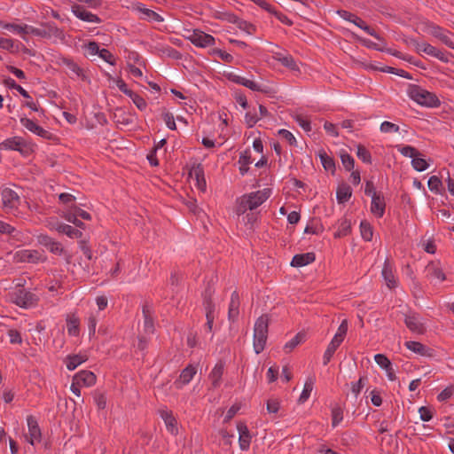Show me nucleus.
<instances>
[{
  "label": "nucleus",
  "mask_w": 454,
  "mask_h": 454,
  "mask_svg": "<svg viewBox=\"0 0 454 454\" xmlns=\"http://www.w3.org/2000/svg\"><path fill=\"white\" fill-rule=\"evenodd\" d=\"M407 95L417 104L427 107H438L441 101L438 97L417 84H409L407 88Z\"/></svg>",
  "instance_id": "f257e3e1"
},
{
  "label": "nucleus",
  "mask_w": 454,
  "mask_h": 454,
  "mask_svg": "<svg viewBox=\"0 0 454 454\" xmlns=\"http://www.w3.org/2000/svg\"><path fill=\"white\" fill-rule=\"evenodd\" d=\"M269 316L266 314L259 317L254 326L253 348L255 354L262 353L266 346L269 333Z\"/></svg>",
  "instance_id": "f03ea898"
},
{
  "label": "nucleus",
  "mask_w": 454,
  "mask_h": 454,
  "mask_svg": "<svg viewBox=\"0 0 454 454\" xmlns=\"http://www.w3.org/2000/svg\"><path fill=\"white\" fill-rule=\"evenodd\" d=\"M12 300L19 307L27 309L35 306L39 297L29 290L19 288L12 294Z\"/></svg>",
  "instance_id": "7ed1b4c3"
},
{
  "label": "nucleus",
  "mask_w": 454,
  "mask_h": 454,
  "mask_svg": "<svg viewBox=\"0 0 454 454\" xmlns=\"http://www.w3.org/2000/svg\"><path fill=\"white\" fill-rule=\"evenodd\" d=\"M270 189H263L262 191L251 192L247 197H244L241 206L245 209L248 208L250 210H254L261 206L270 197Z\"/></svg>",
  "instance_id": "20e7f679"
},
{
  "label": "nucleus",
  "mask_w": 454,
  "mask_h": 454,
  "mask_svg": "<svg viewBox=\"0 0 454 454\" xmlns=\"http://www.w3.org/2000/svg\"><path fill=\"white\" fill-rule=\"evenodd\" d=\"M0 149L18 151L24 156L29 155L32 152L31 146L20 137L5 139L0 144Z\"/></svg>",
  "instance_id": "39448f33"
},
{
  "label": "nucleus",
  "mask_w": 454,
  "mask_h": 454,
  "mask_svg": "<svg viewBox=\"0 0 454 454\" xmlns=\"http://www.w3.org/2000/svg\"><path fill=\"white\" fill-rule=\"evenodd\" d=\"M337 13L341 19L354 23L356 27L365 31L368 35L373 36L376 39H380V35L375 31V29L368 26L365 23V21H364L360 17L356 16V14L346 10H339Z\"/></svg>",
  "instance_id": "423d86ee"
},
{
  "label": "nucleus",
  "mask_w": 454,
  "mask_h": 454,
  "mask_svg": "<svg viewBox=\"0 0 454 454\" xmlns=\"http://www.w3.org/2000/svg\"><path fill=\"white\" fill-rule=\"evenodd\" d=\"M20 123L30 132L37 135L40 137H43L46 140L55 141L57 139L56 135L52 134L49 130L44 129L43 127L39 126L33 120L28 119L27 117L20 118Z\"/></svg>",
  "instance_id": "0eeeda50"
},
{
  "label": "nucleus",
  "mask_w": 454,
  "mask_h": 454,
  "mask_svg": "<svg viewBox=\"0 0 454 454\" xmlns=\"http://www.w3.org/2000/svg\"><path fill=\"white\" fill-rule=\"evenodd\" d=\"M46 259V256H43L37 250L23 249L17 251L14 254V260L17 262L37 263L39 262H45Z\"/></svg>",
  "instance_id": "6e6552de"
},
{
  "label": "nucleus",
  "mask_w": 454,
  "mask_h": 454,
  "mask_svg": "<svg viewBox=\"0 0 454 454\" xmlns=\"http://www.w3.org/2000/svg\"><path fill=\"white\" fill-rule=\"evenodd\" d=\"M188 39L193 45L200 48L214 45L215 43V39L213 35L200 29L192 30V34L188 36Z\"/></svg>",
  "instance_id": "1a4fd4ad"
},
{
  "label": "nucleus",
  "mask_w": 454,
  "mask_h": 454,
  "mask_svg": "<svg viewBox=\"0 0 454 454\" xmlns=\"http://www.w3.org/2000/svg\"><path fill=\"white\" fill-rule=\"evenodd\" d=\"M38 243L46 247L51 253L54 254H65L66 251L62 246V244L59 241H56L54 239L48 235L41 234L37 237Z\"/></svg>",
  "instance_id": "9d476101"
},
{
  "label": "nucleus",
  "mask_w": 454,
  "mask_h": 454,
  "mask_svg": "<svg viewBox=\"0 0 454 454\" xmlns=\"http://www.w3.org/2000/svg\"><path fill=\"white\" fill-rule=\"evenodd\" d=\"M404 324L412 333L418 334H423L426 333L425 325L418 313L413 312L409 315H405Z\"/></svg>",
  "instance_id": "9b49d317"
},
{
  "label": "nucleus",
  "mask_w": 454,
  "mask_h": 454,
  "mask_svg": "<svg viewBox=\"0 0 454 454\" xmlns=\"http://www.w3.org/2000/svg\"><path fill=\"white\" fill-rule=\"evenodd\" d=\"M132 10L142 14V16H140L141 20L155 22H162L164 20L162 16H160L156 12L146 8L145 5L142 3L133 4Z\"/></svg>",
  "instance_id": "f8f14e48"
},
{
  "label": "nucleus",
  "mask_w": 454,
  "mask_h": 454,
  "mask_svg": "<svg viewBox=\"0 0 454 454\" xmlns=\"http://www.w3.org/2000/svg\"><path fill=\"white\" fill-rule=\"evenodd\" d=\"M189 175L192 178L195 179V185L197 188L201 192H205L207 189V182L205 179L204 168L202 164H194L190 169Z\"/></svg>",
  "instance_id": "ddd939ff"
},
{
  "label": "nucleus",
  "mask_w": 454,
  "mask_h": 454,
  "mask_svg": "<svg viewBox=\"0 0 454 454\" xmlns=\"http://www.w3.org/2000/svg\"><path fill=\"white\" fill-rule=\"evenodd\" d=\"M237 429L239 432V448L242 450H247L251 443V434L245 422L239 421L237 424Z\"/></svg>",
  "instance_id": "4468645a"
},
{
  "label": "nucleus",
  "mask_w": 454,
  "mask_h": 454,
  "mask_svg": "<svg viewBox=\"0 0 454 454\" xmlns=\"http://www.w3.org/2000/svg\"><path fill=\"white\" fill-rule=\"evenodd\" d=\"M72 12L81 20L92 23H100L101 19L92 12L87 11L82 5L74 4L72 6Z\"/></svg>",
  "instance_id": "2eb2a0df"
},
{
  "label": "nucleus",
  "mask_w": 454,
  "mask_h": 454,
  "mask_svg": "<svg viewBox=\"0 0 454 454\" xmlns=\"http://www.w3.org/2000/svg\"><path fill=\"white\" fill-rule=\"evenodd\" d=\"M425 274L426 278L430 280L438 279L440 281H443L446 279L445 274L438 262L432 261L428 262L425 268Z\"/></svg>",
  "instance_id": "dca6fc26"
},
{
  "label": "nucleus",
  "mask_w": 454,
  "mask_h": 454,
  "mask_svg": "<svg viewBox=\"0 0 454 454\" xmlns=\"http://www.w3.org/2000/svg\"><path fill=\"white\" fill-rule=\"evenodd\" d=\"M430 34L439 39L442 43L448 46L450 49L454 50V42L450 39L449 35H454L452 33L444 30L440 26L434 25L431 27Z\"/></svg>",
  "instance_id": "f3484780"
},
{
  "label": "nucleus",
  "mask_w": 454,
  "mask_h": 454,
  "mask_svg": "<svg viewBox=\"0 0 454 454\" xmlns=\"http://www.w3.org/2000/svg\"><path fill=\"white\" fill-rule=\"evenodd\" d=\"M2 201L4 207L15 208L20 204V196L16 192L10 188L2 191Z\"/></svg>",
  "instance_id": "a211bd4d"
},
{
  "label": "nucleus",
  "mask_w": 454,
  "mask_h": 454,
  "mask_svg": "<svg viewBox=\"0 0 454 454\" xmlns=\"http://www.w3.org/2000/svg\"><path fill=\"white\" fill-rule=\"evenodd\" d=\"M27 423L28 427V434L30 440L28 441L32 445L35 442H40L42 438L41 429L39 427L36 419L33 415H29L27 418Z\"/></svg>",
  "instance_id": "6ab92c4d"
},
{
  "label": "nucleus",
  "mask_w": 454,
  "mask_h": 454,
  "mask_svg": "<svg viewBox=\"0 0 454 454\" xmlns=\"http://www.w3.org/2000/svg\"><path fill=\"white\" fill-rule=\"evenodd\" d=\"M196 372L197 369L195 366L192 364L187 365L184 369L182 370L178 380L174 382L176 387L181 388L184 385L190 383Z\"/></svg>",
  "instance_id": "aec40b11"
},
{
  "label": "nucleus",
  "mask_w": 454,
  "mask_h": 454,
  "mask_svg": "<svg viewBox=\"0 0 454 454\" xmlns=\"http://www.w3.org/2000/svg\"><path fill=\"white\" fill-rule=\"evenodd\" d=\"M381 275L389 289H394L397 286V279L394 275L393 268L388 259H386L384 262Z\"/></svg>",
  "instance_id": "412c9836"
},
{
  "label": "nucleus",
  "mask_w": 454,
  "mask_h": 454,
  "mask_svg": "<svg viewBox=\"0 0 454 454\" xmlns=\"http://www.w3.org/2000/svg\"><path fill=\"white\" fill-rule=\"evenodd\" d=\"M73 380L75 381V383H77L78 385L90 387L96 383L97 377L92 372L83 370L77 372L74 376Z\"/></svg>",
  "instance_id": "4be33fe9"
},
{
  "label": "nucleus",
  "mask_w": 454,
  "mask_h": 454,
  "mask_svg": "<svg viewBox=\"0 0 454 454\" xmlns=\"http://www.w3.org/2000/svg\"><path fill=\"white\" fill-rule=\"evenodd\" d=\"M213 294H214V289L211 287L210 285H207V286L205 288L204 292L202 293L203 297V307L206 312V316H215V305L213 301Z\"/></svg>",
  "instance_id": "5701e85b"
},
{
  "label": "nucleus",
  "mask_w": 454,
  "mask_h": 454,
  "mask_svg": "<svg viewBox=\"0 0 454 454\" xmlns=\"http://www.w3.org/2000/svg\"><path fill=\"white\" fill-rule=\"evenodd\" d=\"M386 203L380 193H373L371 203V212L377 217H382L385 214Z\"/></svg>",
  "instance_id": "b1692460"
},
{
  "label": "nucleus",
  "mask_w": 454,
  "mask_h": 454,
  "mask_svg": "<svg viewBox=\"0 0 454 454\" xmlns=\"http://www.w3.org/2000/svg\"><path fill=\"white\" fill-rule=\"evenodd\" d=\"M224 372V362L218 361L209 373V380L213 388H218L222 382V377Z\"/></svg>",
  "instance_id": "393cba45"
},
{
  "label": "nucleus",
  "mask_w": 454,
  "mask_h": 454,
  "mask_svg": "<svg viewBox=\"0 0 454 454\" xmlns=\"http://www.w3.org/2000/svg\"><path fill=\"white\" fill-rule=\"evenodd\" d=\"M316 260V254L313 252L305 254H297L294 255L291 261V266L300 268L314 262Z\"/></svg>",
  "instance_id": "a878e982"
},
{
  "label": "nucleus",
  "mask_w": 454,
  "mask_h": 454,
  "mask_svg": "<svg viewBox=\"0 0 454 454\" xmlns=\"http://www.w3.org/2000/svg\"><path fill=\"white\" fill-rule=\"evenodd\" d=\"M273 58L282 66L290 69L291 71H300L299 66L292 55H283L280 52H276Z\"/></svg>",
  "instance_id": "bb28decb"
},
{
  "label": "nucleus",
  "mask_w": 454,
  "mask_h": 454,
  "mask_svg": "<svg viewBox=\"0 0 454 454\" xmlns=\"http://www.w3.org/2000/svg\"><path fill=\"white\" fill-rule=\"evenodd\" d=\"M67 333L70 336H78L80 334V319L74 313L67 315L66 317Z\"/></svg>",
  "instance_id": "cd10ccee"
},
{
  "label": "nucleus",
  "mask_w": 454,
  "mask_h": 454,
  "mask_svg": "<svg viewBox=\"0 0 454 454\" xmlns=\"http://www.w3.org/2000/svg\"><path fill=\"white\" fill-rule=\"evenodd\" d=\"M142 313L144 317V326L145 331L147 333H153L154 330L153 325V310L152 306L148 303H145L142 308Z\"/></svg>",
  "instance_id": "c85d7f7f"
},
{
  "label": "nucleus",
  "mask_w": 454,
  "mask_h": 454,
  "mask_svg": "<svg viewBox=\"0 0 454 454\" xmlns=\"http://www.w3.org/2000/svg\"><path fill=\"white\" fill-rule=\"evenodd\" d=\"M160 416L162 419L165 422L166 427L168 432L171 433V434H178V427H177V421L173 416L171 411H162L160 412Z\"/></svg>",
  "instance_id": "c756f323"
},
{
  "label": "nucleus",
  "mask_w": 454,
  "mask_h": 454,
  "mask_svg": "<svg viewBox=\"0 0 454 454\" xmlns=\"http://www.w3.org/2000/svg\"><path fill=\"white\" fill-rule=\"evenodd\" d=\"M351 196L352 189L348 184L341 183L338 185L336 190V199L339 204H344L351 198Z\"/></svg>",
  "instance_id": "7c9ffc66"
},
{
  "label": "nucleus",
  "mask_w": 454,
  "mask_h": 454,
  "mask_svg": "<svg viewBox=\"0 0 454 454\" xmlns=\"http://www.w3.org/2000/svg\"><path fill=\"white\" fill-rule=\"evenodd\" d=\"M404 345L408 349L413 351L416 354H419L423 356H431V354L429 353L430 348L419 341L409 340L406 341Z\"/></svg>",
  "instance_id": "2f4dec72"
},
{
  "label": "nucleus",
  "mask_w": 454,
  "mask_h": 454,
  "mask_svg": "<svg viewBox=\"0 0 454 454\" xmlns=\"http://www.w3.org/2000/svg\"><path fill=\"white\" fill-rule=\"evenodd\" d=\"M324 168L326 171H331L333 175L336 170L335 161L333 157L329 156L325 150H320L317 153Z\"/></svg>",
  "instance_id": "473e14b6"
},
{
  "label": "nucleus",
  "mask_w": 454,
  "mask_h": 454,
  "mask_svg": "<svg viewBox=\"0 0 454 454\" xmlns=\"http://www.w3.org/2000/svg\"><path fill=\"white\" fill-rule=\"evenodd\" d=\"M341 342L342 341L337 340V338H333L323 356L324 365H327L330 363L333 354L335 353L339 346L341 344Z\"/></svg>",
  "instance_id": "72a5a7b5"
},
{
  "label": "nucleus",
  "mask_w": 454,
  "mask_h": 454,
  "mask_svg": "<svg viewBox=\"0 0 454 454\" xmlns=\"http://www.w3.org/2000/svg\"><path fill=\"white\" fill-rule=\"evenodd\" d=\"M351 233V222L347 218H341L339 221L338 231L334 233V238L340 239Z\"/></svg>",
  "instance_id": "f704fd0d"
},
{
  "label": "nucleus",
  "mask_w": 454,
  "mask_h": 454,
  "mask_svg": "<svg viewBox=\"0 0 454 454\" xmlns=\"http://www.w3.org/2000/svg\"><path fill=\"white\" fill-rule=\"evenodd\" d=\"M87 360L85 356L69 355L66 358V365L68 371H74L77 366Z\"/></svg>",
  "instance_id": "c9c22d12"
},
{
  "label": "nucleus",
  "mask_w": 454,
  "mask_h": 454,
  "mask_svg": "<svg viewBox=\"0 0 454 454\" xmlns=\"http://www.w3.org/2000/svg\"><path fill=\"white\" fill-rule=\"evenodd\" d=\"M315 380L313 378H308L304 383L303 390L298 399L299 403H304L309 397L313 387H314Z\"/></svg>",
  "instance_id": "e433bc0d"
},
{
  "label": "nucleus",
  "mask_w": 454,
  "mask_h": 454,
  "mask_svg": "<svg viewBox=\"0 0 454 454\" xmlns=\"http://www.w3.org/2000/svg\"><path fill=\"white\" fill-rule=\"evenodd\" d=\"M63 65H65L72 73L75 74L78 77L84 80L86 75L84 74L83 69L81 68L73 59L64 58L62 59Z\"/></svg>",
  "instance_id": "4c0bfd02"
},
{
  "label": "nucleus",
  "mask_w": 454,
  "mask_h": 454,
  "mask_svg": "<svg viewBox=\"0 0 454 454\" xmlns=\"http://www.w3.org/2000/svg\"><path fill=\"white\" fill-rule=\"evenodd\" d=\"M424 49L426 50V54L434 57L443 63H448L450 61L448 55L445 52L438 50L431 44L427 45Z\"/></svg>",
  "instance_id": "58836bf2"
},
{
  "label": "nucleus",
  "mask_w": 454,
  "mask_h": 454,
  "mask_svg": "<svg viewBox=\"0 0 454 454\" xmlns=\"http://www.w3.org/2000/svg\"><path fill=\"white\" fill-rule=\"evenodd\" d=\"M305 334L303 333H298L294 337H293L289 341H287L284 346V350L286 353L292 352L300 343L304 340Z\"/></svg>",
  "instance_id": "ea45409f"
},
{
  "label": "nucleus",
  "mask_w": 454,
  "mask_h": 454,
  "mask_svg": "<svg viewBox=\"0 0 454 454\" xmlns=\"http://www.w3.org/2000/svg\"><path fill=\"white\" fill-rule=\"evenodd\" d=\"M59 229H60L59 233L66 234L71 239H80L82 236V232L80 230L75 229L69 224L65 223V225H60L59 226Z\"/></svg>",
  "instance_id": "a19ab883"
},
{
  "label": "nucleus",
  "mask_w": 454,
  "mask_h": 454,
  "mask_svg": "<svg viewBox=\"0 0 454 454\" xmlns=\"http://www.w3.org/2000/svg\"><path fill=\"white\" fill-rule=\"evenodd\" d=\"M427 185L428 189L435 194H442L444 190L442 187V180L436 176H432L429 177Z\"/></svg>",
  "instance_id": "79ce46f5"
},
{
  "label": "nucleus",
  "mask_w": 454,
  "mask_h": 454,
  "mask_svg": "<svg viewBox=\"0 0 454 454\" xmlns=\"http://www.w3.org/2000/svg\"><path fill=\"white\" fill-rule=\"evenodd\" d=\"M4 84L9 89L16 90L23 98H30L28 92L19 85L14 79L7 77L4 80Z\"/></svg>",
  "instance_id": "37998d69"
},
{
  "label": "nucleus",
  "mask_w": 454,
  "mask_h": 454,
  "mask_svg": "<svg viewBox=\"0 0 454 454\" xmlns=\"http://www.w3.org/2000/svg\"><path fill=\"white\" fill-rule=\"evenodd\" d=\"M360 232L365 241H371L373 236V228L367 221H362L360 223Z\"/></svg>",
  "instance_id": "c03bdc74"
},
{
  "label": "nucleus",
  "mask_w": 454,
  "mask_h": 454,
  "mask_svg": "<svg viewBox=\"0 0 454 454\" xmlns=\"http://www.w3.org/2000/svg\"><path fill=\"white\" fill-rule=\"evenodd\" d=\"M340 157L344 168L347 171H351L355 166L354 158L344 150H341Z\"/></svg>",
  "instance_id": "a18cd8bd"
},
{
  "label": "nucleus",
  "mask_w": 454,
  "mask_h": 454,
  "mask_svg": "<svg viewBox=\"0 0 454 454\" xmlns=\"http://www.w3.org/2000/svg\"><path fill=\"white\" fill-rule=\"evenodd\" d=\"M397 150L402 155L411 159L420 155V153L411 145H397Z\"/></svg>",
  "instance_id": "49530a36"
},
{
  "label": "nucleus",
  "mask_w": 454,
  "mask_h": 454,
  "mask_svg": "<svg viewBox=\"0 0 454 454\" xmlns=\"http://www.w3.org/2000/svg\"><path fill=\"white\" fill-rule=\"evenodd\" d=\"M0 48L11 52H17L20 50V45H15L13 40L11 38L0 37Z\"/></svg>",
  "instance_id": "de8ad7c7"
},
{
  "label": "nucleus",
  "mask_w": 454,
  "mask_h": 454,
  "mask_svg": "<svg viewBox=\"0 0 454 454\" xmlns=\"http://www.w3.org/2000/svg\"><path fill=\"white\" fill-rule=\"evenodd\" d=\"M356 155L363 162L367 164L372 163L371 153L363 145H357Z\"/></svg>",
  "instance_id": "09e8293b"
},
{
  "label": "nucleus",
  "mask_w": 454,
  "mask_h": 454,
  "mask_svg": "<svg viewBox=\"0 0 454 454\" xmlns=\"http://www.w3.org/2000/svg\"><path fill=\"white\" fill-rule=\"evenodd\" d=\"M236 26L240 29V30H243L245 31L246 33H247L248 35H253L254 33H255L256 31V27L247 21V20H244L242 19H239Z\"/></svg>",
  "instance_id": "8fccbe9b"
},
{
  "label": "nucleus",
  "mask_w": 454,
  "mask_h": 454,
  "mask_svg": "<svg viewBox=\"0 0 454 454\" xmlns=\"http://www.w3.org/2000/svg\"><path fill=\"white\" fill-rule=\"evenodd\" d=\"M127 96L132 99L133 103L140 111H143L146 108V101L133 90H131L130 93H129Z\"/></svg>",
  "instance_id": "3c124183"
},
{
  "label": "nucleus",
  "mask_w": 454,
  "mask_h": 454,
  "mask_svg": "<svg viewBox=\"0 0 454 454\" xmlns=\"http://www.w3.org/2000/svg\"><path fill=\"white\" fill-rule=\"evenodd\" d=\"M366 381H368V378L366 376H361L357 381L351 383V392L356 397L360 394Z\"/></svg>",
  "instance_id": "603ef678"
},
{
  "label": "nucleus",
  "mask_w": 454,
  "mask_h": 454,
  "mask_svg": "<svg viewBox=\"0 0 454 454\" xmlns=\"http://www.w3.org/2000/svg\"><path fill=\"white\" fill-rule=\"evenodd\" d=\"M245 87L250 89L253 91H259L264 94H269L270 92V87L265 85H260L257 82L251 81L249 79Z\"/></svg>",
  "instance_id": "864d4df0"
},
{
  "label": "nucleus",
  "mask_w": 454,
  "mask_h": 454,
  "mask_svg": "<svg viewBox=\"0 0 454 454\" xmlns=\"http://www.w3.org/2000/svg\"><path fill=\"white\" fill-rule=\"evenodd\" d=\"M419 418L424 422L430 421L434 417V410L429 406H421L419 409Z\"/></svg>",
  "instance_id": "5fc2aeb1"
},
{
  "label": "nucleus",
  "mask_w": 454,
  "mask_h": 454,
  "mask_svg": "<svg viewBox=\"0 0 454 454\" xmlns=\"http://www.w3.org/2000/svg\"><path fill=\"white\" fill-rule=\"evenodd\" d=\"M293 118L304 131L309 132L311 130V124L309 119L305 118L301 114H294L293 115Z\"/></svg>",
  "instance_id": "6e6d98bb"
},
{
  "label": "nucleus",
  "mask_w": 454,
  "mask_h": 454,
  "mask_svg": "<svg viewBox=\"0 0 454 454\" xmlns=\"http://www.w3.org/2000/svg\"><path fill=\"white\" fill-rule=\"evenodd\" d=\"M4 27L20 35H27V29H26V27H28V25L26 24L19 25L14 23H6Z\"/></svg>",
  "instance_id": "4d7b16f0"
},
{
  "label": "nucleus",
  "mask_w": 454,
  "mask_h": 454,
  "mask_svg": "<svg viewBox=\"0 0 454 454\" xmlns=\"http://www.w3.org/2000/svg\"><path fill=\"white\" fill-rule=\"evenodd\" d=\"M381 42V43H373L368 39L362 40L363 45L372 48L373 50L379 51H385V46L387 45L386 42L380 37V39H378Z\"/></svg>",
  "instance_id": "13d9d810"
},
{
  "label": "nucleus",
  "mask_w": 454,
  "mask_h": 454,
  "mask_svg": "<svg viewBox=\"0 0 454 454\" xmlns=\"http://www.w3.org/2000/svg\"><path fill=\"white\" fill-rule=\"evenodd\" d=\"M411 166L416 171L422 172L427 168L428 164L425 159L416 156L411 160Z\"/></svg>",
  "instance_id": "bf43d9fd"
},
{
  "label": "nucleus",
  "mask_w": 454,
  "mask_h": 454,
  "mask_svg": "<svg viewBox=\"0 0 454 454\" xmlns=\"http://www.w3.org/2000/svg\"><path fill=\"white\" fill-rule=\"evenodd\" d=\"M209 53L211 55H216L218 56L223 61L226 62V63H232L233 61V56L231 55L230 53L224 51H222L221 49H217V48H215V49H212Z\"/></svg>",
  "instance_id": "052dcab7"
},
{
  "label": "nucleus",
  "mask_w": 454,
  "mask_h": 454,
  "mask_svg": "<svg viewBox=\"0 0 454 454\" xmlns=\"http://www.w3.org/2000/svg\"><path fill=\"white\" fill-rule=\"evenodd\" d=\"M64 218L67 222L72 223L78 228H81V229L85 228L84 223H82L81 220H79L78 216H76L74 214H73L72 211H70V210H67V212H65Z\"/></svg>",
  "instance_id": "680f3d73"
},
{
  "label": "nucleus",
  "mask_w": 454,
  "mask_h": 454,
  "mask_svg": "<svg viewBox=\"0 0 454 454\" xmlns=\"http://www.w3.org/2000/svg\"><path fill=\"white\" fill-rule=\"evenodd\" d=\"M343 419V411L340 407H334L332 410V426L337 427Z\"/></svg>",
  "instance_id": "e2e57ef3"
},
{
  "label": "nucleus",
  "mask_w": 454,
  "mask_h": 454,
  "mask_svg": "<svg viewBox=\"0 0 454 454\" xmlns=\"http://www.w3.org/2000/svg\"><path fill=\"white\" fill-rule=\"evenodd\" d=\"M374 361L381 369L384 370H387V368L392 364L390 360L383 354L375 355Z\"/></svg>",
  "instance_id": "0e129e2a"
},
{
  "label": "nucleus",
  "mask_w": 454,
  "mask_h": 454,
  "mask_svg": "<svg viewBox=\"0 0 454 454\" xmlns=\"http://www.w3.org/2000/svg\"><path fill=\"white\" fill-rule=\"evenodd\" d=\"M68 210L72 211L73 214H74L78 217H81L83 220L89 221L91 219V215L90 213L82 209L76 205H72Z\"/></svg>",
  "instance_id": "69168bd1"
},
{
  "label": "nucleus",
  "mask_w": 454,
  "mask_h": 454,
  "mask_svg": "<svg viewBox=\"0 0 454 454\" xmlns=\"http://www.w3.org/2000/svg\"><path fill=\"white\" fill-rule=\"evenodd\" d=\"M98 56L103 59L106 62H107L108 64L112 65V66H115L116 65V59L114 58V56L107 50V49H101Z\"/></svg>",
  "instance_id": "338daca9"
},
{
  "label": "nucleus",
  "mask_w": 454,
  "mask_h": 454,
  "mask_svg": "<svg viewBox=\"0 0 454 454\" xmlns=\"http://www.w3.org/2000/svg\"><path fill=\"white\" fill-rule=\"evenodd\" d=\"M162 118L167 125V127L171 130L176 129V125L175 122V118L172 113L165 112L162 114Z\"/></svg>",
  "instance_id": "774afa93"
}]
</instances>
